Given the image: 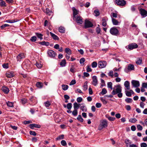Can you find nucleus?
Instances as JSON below:
<instances>
[{
    "mask_svg": "<svg viewBox=\"0 0 147 147\" xmlns=\"http://www.w3.org/2000/svg\"><path fill=\"white\" fill-rule=\"evenodd\" d=\"M121 87L120 84L114 86L113 88L111 94L113 95H115L118 94L117 96L119 98H121L123 94L121 93Z\"/></svg>",
    "mask_w": 147,
    "mask_h": 147,
    "instance_id": "nucleus-1",
    "label": "nucleus"
},
{
    "mask_svg": "<svg viewBox=\"0 0 147 147\" xmlns=\"http://www.w3.org/2000/svg\"><path fill=\"white\" fill-rule=\"evenodd\" d=\"M108 123L107 121L106 120H103L101 121L100 123L98 129L101 130L107 126Z\"/></svg>",
    "mask_w": 147,
    "mask_h": 147,
    "instance_id": "nucleus-2",
    "label": "nucleus"
},
{
    "mask_svg": "<svg viewBox=\"0 0 147 147\" xmlns=\"http://www.w3.org/2000/svg\"><path fill=\"white\" fill-rule=\"evenodd\" d=\"M73 19L79 24H82L83 22V18L80 16L77 15L76 16L74 17Z\"/></svg>",
    "mask_w": 147,
    "mask_h": 147,
    "instance_id": "nucleus-3",
    "label": "nucleus"
},
{
    "mask_svg": "<svg viewBox=\"0 0 147 147\" xmlns=\"http://www.w3.org/2000/svg\"><path fill=\"white\" fill-rule=\"evenodd\" d=\"M110 32L113 35L117 36L119 33V31L116 27H113L110 29Z\"/></svg>",
    "mask_w": 147,
    "mask_h": 147,
    "instance_id": "nucleus-4",
    "label": "nucleus"
},
{
    "mask_svg": "<svg viewBox=\"0 0 147 147\" xmlns=\"http://www.w3.org/2000/svg\"><path fill=\"white\" fill-rule=\"evenodd\" d=\"M107 64L106 61H100L98 63V67L100 68L105 67Z\"/></svg>",
    "mask_w": 147,
    "mask_h": 147,
    "instance_id": "nucleus-5",
    "label": "nucleus"
},
{
    "mask_svg": "<svg viewBox=\"0 0 147 147\" xmlns=\"http://www.w3.org/2000/svg\"><path fill=\"white\" fill-rule=\"evenodd\" d=\"M139 11L141 15L143 18L147 16V11L144 9L141 8L139 9Z\"/></svg>",
    "mask_w": 147,
    "mask_h": 147,
    "instance_id": "nucleus-6",
    "label": "nucleus"
},
{
    "mask_svg": "<svg viewBox=\"0 0 147 147\" xmlns=\"http://www.w3.org/2000/svg\"><path fill=\"white\" fill-rule=\"evenodd\" d=\"M132 87L137 88L140 85V82L139 81L136 80H132L131 81Z\"/></svg>",
    "mask_w": 147,
    "mask_h": 147,
    "instance_id": "nucleus-7",
    "label": "nucleus"
},
{
    "mask_svg": "<svg viewBox=\"0 0 147 147\" xmlns=\"http://www.w3.org/2000/svg\"><path fill=\"white\" fill-rule=\"evenodd\" d=\"M93 26L91 22L87 20H85L84 22V27L85 28L91 27Z\"/></svg>",
    "mask_w": 147,
    "mask_h": 147,
    "instance_id": "nucleus-8",
    "label": "nucleus"
},
{
    "mask_svg": "<svg viewBox=\"0 0 147 147\" xmlns=\"http://www.w3.org/2000/svg\"><path fill=\"white\" fill-rule=\"evenodd\" d=\"M138 47V45L136 44L135 43H132L128 45V48H127V49L129 50H131L137 48Z\"/></svg>",
    "mask_w": 147,
    "mask_h": 147,
    "instance_id": "nucleus-9",
    "label": "nucleus"
},
{
    "mask_svg": "<svg viewBox=\"0 0 147 147\" xmlns=\"http://www.w3.org/2000/svg\"><path fill=\"white\" fill-rule=\"evenodd\" d=\"M115 1L118 5L123 6L126 4V2L124 0H116Z\"/></svg>",
    "mask_w": 147,
    "mask_h": 147,
    "instance_id": "nucleus-10",
    "label": "nucleus"
},
{
    "mask_svg": "<svg viewBox=\"0 0 147 147\" xmlns=\"http://www.w3.org/2000/svg\"><path fill=\"white\" fill-rule=\"evenodd\" d=\"M47 53L49 57H54L56 55V53L52 50H49L47 52Z\"/></svg>",
    "mask_w": 147,
    "mask_h": 147,
    "instance_id": "nucleus-11",
    "label": "nucleus"
},
{
    "mask_svg": "<svg viewBox=\"0 0 147 147\" xmlns=\"http://www.w3.org/2000/svg\"><path fill=\"white\" fill-rule=\"evenodd\" d=\"M92 79V84L94 86H96L98 84V80L96 76H93Z\"/></svg>",
    "mask_w": 147,
    "mask_h": 147,
    "instance_id": "nucleus-12",
    "label": "nucleus"
},
{
    "mask_svg": "<svg viewBox=\"0 0 147 147\" xmlns=\"http://www.w3.org/2000/svg\"><path fill=\"white\" fill-rule=\"evenodd\" d=\"M25 56L24 53H21L19 54L17 57V61H20L21 59H22L25 58Z\"/></svg>",
    "mask_w": 147,
    "mask_h": 147,
    "instance_id": "nucleus-13",
    "label": "nucleus"
},
{
    "mask_svg": "<svg viewBox=\"0 0 147 147\" xmlns=\"http://www.w3.org/2000/svg\"><path fill=\"white\" fill-rule=\"evenodd\" d=\"M29 127L31 129H33V128L36 127L38 128H40L41 127V126L40 125H37L35 124H30L29 125Z\"/></svg>",
    "mask_w": 147,
    "mask_h": 147,
    "instance_id": "nucleus-14",
    "label": "nucleus"
},
{
    "mask_svg": "<svg viewBox=\"0 0 147 147\" xmlns=\"http://www.w3.org/2000/svg\"><path fill=\"white\" fill-rule=\"evenodd\" d=\"M80 107L81 110L82 111L86 112L87 111V108L84 103L81 104V105L80 106Z\"/></svg>",
    "mask_w": 147,
    "mask_h": 147,
    "instance_id": "nucleus-15",
    "label": "nucleus"
},
{
    "mask_svg": "<svg viewBox=\"0 0 147 147\" xmlns=\"http://www.w3.org/2000/svg\"><path fill=\"white\" fill-rule=\"evenodd\" d=\"M1 90L2 91L6 94H8L9 91V88L6 86H3Z\"/></svg>",
    "mask_w": 147,
    "mask_h": 147,
    "instance_id": "nucleus-16",
    "label": "nucleus"
},
{
    "mask_svg": "<svg viewBox=\"0 0 147 147\" xmlns=\"http://www.w3.org/2000/svg\"><path fill=\"white\" fill-rule=\"evenodd\" d=\"M124 85L125 87L126 88V89L128 90H130V83L128 81H126L124 82Z\"/></svg>",
    "mask_w": 147,
    "mask_h": 147,
    "instance_id": "nucleus-17",
    "label": "nucleus"
},
{
    "mask_svg": "<svg viewBox=\"0 0 147 147\" xmlns=\"http://www.w3.org/2000/svg\"><path fill=\"white\" fill-rule=\"evenodd\" d=\"M72 9L73 12V18H74V17L76 16L78 14V11L76 10L74 7H73Z\"/></svg>",
    "mask_w": 147,
    "mask_h": 147,
    "instance_id": "nucleus-18",
    "label": "nucleus"
},
{
    "mask_svg": "<svg viewBox=\"0 0 147 147\" xmlns=\"http://www.w3.org/2000/svg\"><path fill=\"white\" fill-rule=\"evenodd\" d=\"M81 105L80 104H78L76 102H75L74 104V109L78 110L79 107Z\"/></svg>",
    "mask_w": 147,
    "mask_h": 147,
    "instance_id": "nucleus-19",
    "label": "nucleus"
},
{
    "mask_svg": "<svg viewBox=\"0 0 147 147\" xmlns=\"http://www.w3.org/2000/svg\"><path fill=\"white\" fill-rule=\"evenodd\" d=\"M112 21L113 24L114 25H118L119 23L117 20L113 18H112Z\"/></svg>",
    "mask_w": 147,
    "mask_h": 147,
    "instance_id": "nucleus-20",
    "label": "nucleus"
},
{
    "mask_svg": "<svg viewBox=\"0 0 147 147\" xmlns=\"http://www.w3.org/2000/svg\"><path fill=\"white\" fill-rule=\"evenodd\" d=\"M36 85L37 88H41L42 87L43 84L41 82H38L36 83Z\"/></svg>",
    "mask_w": 147,
    "mask_h": 147,
    "instance_id": "nucleus-21",
    "label": "nucleus"
},
{
    "mask_svg": "<svg viewBox=\"0 0 147 147\" xmlns=\"http://www.w3.org/2000/svg\"><path fill=\"white\" fill-rule=\"evenodd\" d=\"M134 66L133 65L131 64H129L127 67V69L128 70L131 71L134 70Z\"/></svg>",
    "mask_w": 147,
    "mask_h": 147,
    "instance_id": "nucleus-22",
    "label": "nucleus"
},
{
    "mask_svg": "<svg viewBox=\"0 0 147 147\" xmlns=\"http://www.w3.org/2000/svg\"><path fill=\"white\" fill-rule=\"evenodd\" d=\"M50 35H51V36L53 37L54 39L56 40H59V38L57 35H55V34L52 33L51 32H50Z\"/></svg>",
    "mask_w": 147,
    "mask_h": 147,
    "instance_id": "nucleus-23",
    "label": "nucleus"
},
{
    "mask_svg": "<svg viewBox=\"0 0 147 147\" xmlns=\"http://www.w3.org/2000/svg\"><path fill=\"white\" fill-rule=\"evenodd\" d=\"M6 76L8 78L12 77L14 76L13 73L11 72H8L6 74Z\"/></svg>",
    "mask_w": 147,
    "mask_h": 147,
    "instance_id": "nucleus-24",
    "label": "nucleus"
},
{
    "mask_svg": "<svg viewBox=\"0 0 147 147\" xmlns=\"http://www.w3.org/2000/svg\"><path fill=\"white\" fill-rule=\"evenodd\" d=\"M38 43L42 45H45L46 46H49V42H46L45 41L42 42H39Z\"/></svg>",
    "mask_w": 147,
    "mask_h": 147,
    "instance_id": "nucleus-25",
    "label": "nucleus"
},
{
    "mask_svg": "<svg viewBox=\"0 0 147 147\" xmlns=\"http://www.w3.org/2000/svg\"><path fill=\"white\" fill-rule=\"evenodd\" d=\"M113 84L111 82H108L107 84V87L111 90L113 88L112 87Z\"/></svg>",
    "mask_w": 147,
    "mask_h": 147,
    "instance_id": "nucleus-26",
    "label": "nucleus"
},
{
    "mask_svg": "<svg viewBox=\"0 0 147 147\" xmlns=\"http://www.w3.org/2000/svg\"><path fill=\"white\" fill-rule=\"evenodd\" d=\"M0 5L2 7H5L6 6V3L4 1L2 0H0Z\"/></svg>",
    "mask_w": 147,
    "mask_h": 147,
    "instance_id": "nucleus-27",
    "label": "nucleus"
},
{
    "mask_svg": "<svg viewBox=\"0 0 147 147\" xmlns=\"http://www.w3.org/2000/svg\"><path fill=\"white\" fill-rule=\"evenodd\" d=\"M125 143L126 144V146L127 147H128L129 144H131V141L128 139H125Z\"/></svg>",
    "mask_w": 147,
    "mask_h": 147,
    "instance_id": "nucleus-28",
    "label": "nucleus"
},
{
    "mask_svg": "<svg viewBox=\"0 0 147 147\" xmlns=\"http://www.w3.org/2000/svg\"><path fill=\"white\" fill-rule=\"evenodd\" d=\"M142 59L141 58H138L136 61V63L138 65H140L142 63Z\"/></svg>",
    "mask_w": 147,
    "mask_h": 147,
    "instance_id": "nucleus-29",
    "label": "nucleus"
},
{
    "mask_svg": "<svg viewBox=\"0 0 147 147\" xmlns=\"http://www.w3.org/2000/svg\"><path fill=\"white\" fill-rule=\"evenodd\" d=\"M102 25L103 26H106L107 25V21L104 18H103L102 20Z\"/></svg>",
    "mask_w": 147,
    "mask_h": 147,
    "instance_id": "nucleus-30",
    "label": "nucleus"
},
{
    "mask_svg": "<svg viewBox=\"0 0 147 147\" xmlns=\"http://www.w3.org/2000/svg\"><path fill=\"white\" fill-rule=\"evenodd\" d=\"M66 64V60L65 59H63L60 62V65L62 67H64L65 66Z\"/></svg>",
    "mask_w": 147,
    "mask_h": 147,
    "instance_id": "nucleus-31",
    "label": "nucleus"
},
{
    "mask_svg": "<svg viewBox=\"0 0 147 147\" xmlns=\"http://www.w3.org/2000/svg\"><path fill=\"white\" fill-rule=\"evenodd\" d=\"M6 104L7 106L9 107H13V103L10 102L9 101H8L6 102Z\"/></svg>",
    "mask_w": 147,
    "mask_h": 147,
    "instance_id": "nucleus-32",
    "label": "nucleus"
},
{
    "mask_svg": "<svg viewBox=\"0 0 147 147\" xmlns=\"http://www.w3.org/2000/svg\"><path fill=\"white\" fill-rule=\"evenodd\" d=\"M36 35L38 38L40 39V40H42V39L43 38L42 37V36H43V35L41 33H36Z\"/></svg>",
    "mask_w": 147,
    "mask_h": 147,
    "instance_id": "nucleus-33",
    "label": "nucleus"
},
{
    "mask_svg": "<svg viewBox=\"0 0 147 147\" xmlns=\"http://www.w3.org/2000/svg\"><path fill=\"white\" fill-rule=\"evenodd\" d=\"M45 12L47 14H48L49 15H50L52 13V12L48 8H47L46 9V11Z\"/></svg>",
    "mask_w": 147,
    "mask_h": 147,
    "instance_id": "nucleus-34",
    "label": "nucleus"
},
{
    "mask_svg": "<svg viewBox=\"0 0 147 147\" xmlns=\"http://www.w3.org/2000/svg\"><path fill=\"white\" fill-rule=\"evenodd\" d=\"M62 87L63 90H66L68 89L69 87L67 85L62 84Z\"/></svg>",
    "mask_w": 147,
    "mask_h": 147,
    "instance_id": "nucleus-35",
    "label": "nucleus"
},
{
    "mask_svg": "<svg viewBox=\"0 0 147 147\" xmlns=\"http://www.w3.org/2000/svg\"><path fill=\"white\" fill-rule=\"evenodd\" d=\"M65 28L62 27H60L59 28V31L61 33H63L65 32Z\"/></svg>",
    "mask_w": 147,
    "mask_h": 147,
    "instance_id": "nucleus-36",
    "label": "nucleus"
},
{
    "mask_svg": "<svg viewBox=\"0 0 147 147\" xmlns=\"http://www.w3.org/2000/svg\"><path fill=\"white\" fill-rule=\"evenodd\" d=\"M125 100L127 103H129L132 102V100L131 98H127L125 99Z\"/></svg>",
    "mask_w": 147,
    "mask_h": 147,
    "instance_id": "nucleus-37",
    "label": "nucleus"
},
{
    "mask_svg": "<svg viewBox=\"0 0 147 147\" xmlns=\"http://www.w3.org/2000/svg\"><path fill=\"white\" fill-rule=\"evenodd\" d=\"M107 91L106 89L105 88H103L102 89V91L100 93V94H102L104 95L107 93Z\"/></svg>",
    "mask_w": 147,
    "mask_h": 147,
    "instance_id": "nucleus-38",
    "label": "nucleus"
},
{
    "mask_svg": "<svg viewBox=\"0 0 147 147\" xmlns=\"http://www.w3.org/2000/svg\"><path fill=\"white\" fill-rule=\"evenodd\" d=\"M91 65L92 68H95L97 66V63L96 61H94L92 63Z\"/></svg>",
    "mask_w": 147,
    "mask_h": 147,
    "instance_id": "nucleus-39",
    "label": "nucleus"
},
{
    "mask_svg": "<svg viewBox=\"0 0 147 147\" xmlns=\"http://www.w3.org/2000/svg\"><path fill=\"white\" fill-rule=\"evenodd\" d=\"M65 51L66 53H68V55H70L71 54V51L69 48H66L65 49Z\"/></svg>",
    "mask_w": 147,
    "mask_h": 147,
    "instance_id": "nucleus-40",
    "label": "nucleus"
},
{
    "mask_svg": "<svg viewBox=\"0 0 147 147\" xmlns=\"http://www.w3.org/2000/svg\"><path fill=\"white\" fill-rule=\"evenodd\" d=\"M88 82L87 81L86 82L84 83V85L83 86V90H86L88 89Z\"/></svg>",
    "mask_w": 147,
    "mask_h": 147,
    "instance_id": "nucleus-41",
    "label": "nucleus"
},
{
    "mask_svg": "<svg viewBox=\"0 0 147 147\" xmlns=\"http://www.w3.org/2000/svg\"><path fill=\"white\" fill-rule=\"evenodd\" d=\"M78 110L74 109V110L72 112V114L74 116H76L78 114Z\"/></svg>",
    "mask_w": 147,
    "mask_h": 147,
    "instance_id": "nucleus-42",
    "label": "nucleus"
},
{
    "mask_svg": "<svg viewBox=\"0 0 147 147\" xmlns=\"http://www.w3.org/2000/svg\"><path fill=\"white\" fill-rule=\"evenodd\" d=\"M64 135L62 134L59 136L58 137L56 138V140H59L63 139L64 138Z\"/></svg>",
    "mask_w": 147,
    "mask_h": 147,
    "instance_id": "nucleus-43",
    "label": "nucleus"
},
{
    "mask_svg": "<svg viewBox=\"0 0 147 147\" xmlns=\"http://www.w3.org/2000/svg\"><path fill=\"white\" fill-rule=\"evenodd\" d=\"M111 18L113 17L116 18L117 17V13H112L111 15Z\"/></svg>",
    "mask_w": 147,
    "mask_h": 147,
    "instance_id": "nucleus-44",
    "label": "nucleus"
},
{
    "mask_svg": "<svg viewBox=\"0 0 147 147\" xmlns=\"http://www.w3.org/2000/svg\"><path fill=\"white\" fill-rule=\"evenodd\" d=\"M94 13L96 16H98L100 15L99 11L98 9L95 10L94 11Z\"/></svg>",
    "mask_w": 147,
    "mask_h": 147,
    "instance_id": "nucleus-45",
    "label": "nucleus"
},
{
    "mask_svg": "<svg viewBox=\"0 0 147 147\" xmlns=\"http://www.w3.org/2000/svg\"><path fill=\"white\" fill-rule=\"evenodd\" d=\"M77 119L80 122H82L83 121V119L81 115H78Z\"/></svg>",
    "mask_w": 147,
    "mask_h": 147,
    "instance_id": "nucleus-46",
    "label": "nucleus"
},
{
    "mask_svg": "<svg viewBox=\"0 0 147 147\" xmlns=\"http://www.w3.org/2000/svg\"><path fill=\"white\" fill-rule=\"evenodd\" d=\"M46 107H49L51 104V102L49 101H47L44 103Z\"/></svg>",
    "mask_w": 147,
    "mask_h": 147,
    "instance_id": "nucleus-47",
    "label": "nucleus"
},
{
    "mask_svg": "<svg viewBox=\"0 0 147 147\" xmlns=\"http://www.w3.org/2000/svg\"><path fill=\"white\" fill-rule=\"evenodd\" d=\"M125 93L126 95L128 97H131V93L130 91H125Z\"/></svg>",
    "mask_w": 147,
    "mask_h": 147,
    "instance_id": "nucleus-48",
    "label": "nucleus"
},
{
    "mask_svg": "<svg viewBox=\"0 0 147 147\" xmlns=\"http://www.w3.org/2000/svg\"><path fill=\"white\" fill-rule=\"evenodd\" d=\"M67 107L68 109H71L72 107V104L70 103H68L67 105Z\"/></svg>",
    "mask_w": 147,
    "mask_h": 147,
    "instance_id": "nucleus-49",
    "label": "nucleus"
},
{
    "mask_svg": "<svg viewBox=\"0 0 147 147\" xmlns=\"http://www.w3.org/2000/svg\"><path fill=\"white\" fill-rule=\"evenodd\" d=\"M100 100L103 102L104 104H106L107 102V101L105 99H103L102 97H101L100 98Z\"/></svg>",
    "mask_w": 147,
    "mask_h": 147,
    "instance_id": "nucleus-50",
    "label": "nucleus"
},
{
    "mask_svg": "<svg viewBox=\"0 0 147 147\" xmlns=\"http://www.w3.org/2000/svg\"><path fill=\"white\" fill-rule=\"evenodd\" d=\"M36 65L37 67L38 68H40L42 66V65L40 63L36 62Z\"/></svg>",
    "mask_w": 147,
    "mask_h": 147,
    "instance_id": "nucleus-51",
    "label": "nucleus"
},
{
    "mask_svg": "<svg viewBox=\"0 0 147 147\" xmlns=\"http://www.w3.org/2000/svg\"><path fill=\"white\" fill-rule=\"evenodd\" d=\"M30 40L32 42H34L36 40V37L35 36H33L31 37Z\"/></svg>",
    "mask_w": 147,
    "mask_h": 147,
    "instance_id": "nucleus-52",
    "label": "nucleus"
},
{
    "mask_svg": "<svg viewBox=\"0 0 147 147\" xmlns=\"http://www.w3.org/2000/svg\"><path fill=\"white\" fill-rule=\"evenodd\" d=\"M87 69L86 71L87 72H91L92 71V69L90 67L89 65H88L87 66Z\"/></svg>",
    "mask_w": 147,
    "mask_h": 147,
    "instance_id": "nucleus-53",
    "label": "nucleus"
},
{
    "mask_svg": "<svg viewBox=\"0 0 147 147\" xmlns=\"http://www.w3.org/2000/svg\"><path fill=\"white\" fill-rule=\"evenodd\" d=\"M140 146L141 147H147V144L144 142L140 144Z\"/></svg>",
    "mask_w": 147,
    "mask_h": 147,
    "instance_id": "nucleus-54",
    "label": "nucleus"
},
{
    "mask_svg": "<svg viewBox=\"0 0 147 147\" xmlns=\"http://www.w3.org/2000/svg\"><path fill=\"white\" fill-rule=\"evenodd\" d=\"M137 121V120L136 118L130 119L129 120V121L131 123H134Z\"/></svg>",
    "mask_w": 147,
    "mask_h": 147,
    "instance_id": "nucleus-55",
    "label": "nucleus"
},
{
    "mask_svg": "<svg viewBox=\"0 0 147 147\" xmlns=\"http://www.w3.org/2000/svg\"><path fill=\"white\" fill-rule=\"evenodd\" d=\"M137 128L138 130L140 131L142 130L143 129L142 126L139 124L137 125Z\"/></svg>",
    "mask_w": 147,
    "mask_h": 147,
    "instance_id": "nucleus-56",
    "label": "nucleus"
},
{
    "mask_svg": "<svg viewBox=\"0 0 147 147\" xmlns=\"http://www.w3.org/2000/svg\"><path fill=\"white\" fill-rule=\"evenodd\" d=\"M61 144L63 146H65L66 145V142L64 140H62L61 142Z\"/></svg>",
    "mask_w": 147,
    "mask_h": 147,
    "instance_id": "nucleus-57",
    "label": "nucleus"
},
{
    "mask_svg": "<svg viewBox=\"0 0 147 147\" xmlns=\"http://www.w3.org/2000/svg\"><path fill=\"white\" fill-rule=\"evenodd\" d=\"M21 101L22 104H25L27 102V100L25 98H23L21 100Z\"/></svg>",
    "mask_w": 147,
    "mask_h": 147,
    "instance_id": "nucleus-58",
    "label": "nucleus"
},
{
    "mask_svg": "<svg viewBox=\"0 0 147 147\" xmlns=\"http://www.w3.org/2000/svg\"><path fill=\"white\" fill-rule=\"evenodd\" d=\"M76 81L75 80H73L70 82V83L69 84V85H73L75 84H76Z\"/></svg>",
    "mask_w": 147,
    "mask_h": 147,
    "instance_id": "nucleus-59",
    "label": "nucleus"
},
{
    "mask_svg": "<svg viewBox=\"0 0 147 147\" xmlns=\"http://www.w3.org/2000/svg\"><path fill=\"white\" fill-rule=\"evenodd\" d=\"M30 134L31 135L34 136L36 135V133L35 131H30Z\"/></svg>",
    "mask_w": 147,
    "mask_h": 147,
    "instance_id": "nucleus-60",
    "label": "nucleus"
},
{
    "mask_svg": "<svg viewBox=\"0 0 147 147\" xmlns=\"http://www.w3.org/2000/svg\"><path fill=\"white\" fill-rule=\"evenodd\" d=\"M101 104L100 103L97 102L96 104V106L97 108H99L101 107Z\"/></svg>",
    "mask_w": 147,
    "mask_h": 147,
    "instance_id": "nucleus-61",
    "label": "nucleus"
},
{
    "mask_svg": "<svg viewBox=\"0 0 147 147\" xmlns=\"http://www.w3.org/2000/svg\"><path fill=\"white\" fill-rule=\"evenodd\" d=\"M85 59L84 58H82L80 60V64H82L84 63L85 61Z\"/></svg>",
    "mask_w": 147,
    "mask_h": 147,
    "instance_id": "nucleus-62",
    "label": "nucleus"
},
{
    "mask_svg": "<svg viewBox=\"0 0 147 147\" xmlns=\"http://www.w3.org/2000/svg\"><path fill=\"white\" fill-rule=\"evenodd\" d=\"M82 100V98L81 97H79L77 98V101L78 102H80Z\"/></svg>",
    "mask_w": 147,
    "mask_h": 147,
    "instance_id": "nucleus-63",
    "label": "nucleus"
},
{
    "mask_svg": "<svg viewBox=\"0 0 147 147\" xmlns=\"http://www.w3.org/2000/svg\"><path fill=\"white\" fill-rule=\"evenodd\" d=\"M125 108L126 110L127 111H129L131 109L130 106L129 105H127L125 106Z\"/></svg>",
    "mask_w": 147,
    "mask_h": 147,
    "instance_id": "nucleus-64",
    "label": "nucleus"
}]
</instances>
